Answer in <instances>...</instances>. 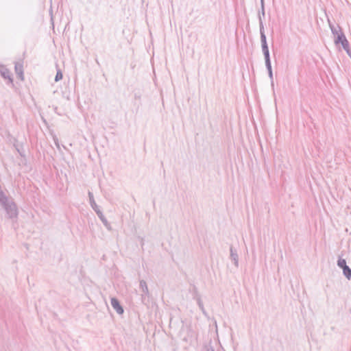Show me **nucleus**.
Returning a JSON list of instances; mask_svg holds the SVG:
<instances>
[{
    "label": "nucleus",
    "instance_id": "nucleus-1",
    "mask_svg": "<svg viewBox=\"0 0 351 351\" xmlns=\"http://www.w3.org/2000/svg\"><path fill=\"white\" fill-rule=\"evenodd\" d=\"M334 43L336 45H341L346 53L350 55V45L343 32H339V34L334 38Z\"/></svg>",
    "mask_w": 351,
    "mask_h": 351
},
{
    "label": "nucleus",
    "instance_id": "nucleus-2",
    "mask_svg": "<svg viewBox=\"0 0 351 351\" xmlns=\"http://www.w3.org/2000/svg\"><path fill=\"white\" fill-rule=\"evenodd\" d=\"M260 34H261V42L262 51L264 57L269 56V50L267 43V37L265 34L263 21L260 19Z\"/></svg>",
    "mask_w": 351,
    "mask_h": 351
},
{
    "label": "nucleus",
    "instance_id": "nucleus-3",
    "mask_svg": "<svg viewBox=\"0 0 351 351\" xmlns=\"http://www.w3.org/2000/svg\"><path fill=\"white\" fill-rule=\"evenodd\" d=\"M5 213L10 219H17L19 211L18 208L16 203L13 202H10L9 205L4 208Z\"/></svg>",
    "mask_w": 351,
    "mask_h": 351
},
{
    "label": "nucleus",
    "instance_id": "nucleus-4",
    "mask_svg": "<svg viewBox=\"0 0 351 351\" xmlns=\"http://www.w3.org/2000/svg\"><path fill=\"white\" fill-rule=\"evenodd\" d=\"M139 286L141 291L143 292L141 300L142 302L145 303L146 296L149 297V292L147 285V282L144 280H141L139 282Z\"/></svg>",
    "mask_w": 351,
    "mask_h": 351
},
{
    "label": "nucleus",
    "instance_id": "nucleus-5",
    "mask_svg": "<svg viewBox=\"0 0 351 351\" xmlns=\"http://www.w3.org/2000/svg\"><path fill=\"white\" fill-rule=\"evenodd\" d=\"M0 74L4 79H8L9 83H13V79L11 77L10 71L4 65H0Z\"/></svg>",
    "mask_w": 351,
    "mask_h": 351
},
{
    "label": "nucleus",
    "instance_id": "nucleus-6",
    "mask_svg": "<svg viewBox=\"0 0 351 351\" xmlns=\"http://www.w3.org/2000/svg\"><path fill=\"white\" fill-rule=\"evenodd\" d=\"M110 303H111V305L113 307V308L117 311V313L118 314L121 315L123 313L124 310H123V307L121 306L119 301L117 298H111Z\"/></svg>",
    "mask_w": 351,
    "mask_h": 351
},
{
    "label": "nucleus",
    "instance_id": "nucleus-7",
    "mask_svg": "<svg viewBox=\"0 0 351 351\" xmlns=\"http://www.w3.org/2000/svg\"><path fill=\"white\" fill-rule=\"evenodd\" d=\"M14 70L19 79L23 80V65L22 62H16L14 66Z\"/></svg>",
    "mask_w": 351,
    "mask_h": 351
},
{
    "label": "nucleus",
    "instance_id": "nucleus-8",
    "mask_svg": "<svg viewBox=\"0 0 351 351\" xmlns=\"http://www.w3.org/2000/svg\"><path fill=\"white\" fill-rule=\"evenodd\" d=\"M230 259L234 262V265L238 267L239 266V256L237 254V250L232 247V246L230 248Z\"/></svg>",
    "mask_w": 351,
    "mask_h": 351
},
{
    "label": "nucleus",
    "instance_id": "nucleus-9",
    "mask_svg": "<svg viewBox=\"0 0 351 351\" xmlns=\"http://www.w3.org/2000/svg\"><path fill=\"white\" fill-rule=\"evenodd\" d=\"M96 213L98 216V217L100 219V220L102 221L103 224L104 225V226L108 229V230H110L111 229V226H110V224L108 223L107 219L105 217V216L104 215L102 211L101 210H96Z\"/></svg>",
    "mask_w": 351,
    "mask_h": 351
},
{
    "label": "nucleus",
    "instance_id": "nucleus-10",
    "mask_svg": "<svg viewBox=\"0 0 351 351\" xmlns=\"http://www.w3.org/2000/svg\"><path fill=\"white\" fill-rule=\"evenodd\" d=\"M328 25H329V27L330 28L331 32L333 34L334 38H335V36L339 34V32H342L341 27L339 25H337V26H335L330 22V21L329 19L328 20Z\"/></svg>",
    "mask_w": 351,
    "mask_h": 351
},
{
    "label": "nucleus",
    "instance_id": "nucleus-11",
    "mask_svg": "<svg viewBox=\"0 0 351 351\" xmlns=\"http://www.w3.org/2000/svg\"><path fill=\"white\" fill-rule=\"evenodd\" d=\"M88 197H89V202H90V206L94 210V211L96 213V210H98L100 209L95 201L93 194L90 191H88Z\"/></svg>",
    "mask_w": 351,
    "mask_h": 351
},
{
    "label": "nucleus",
    "instance_id": "nucleus-12",
    "mask_svg": "<svg viewBox=\"0 0 351 351\" xmlns=\"http://www.w3.org/2000/svg\"><path fill=\"white\" fill-rule=\"evenodd\" d=\"M265 1L264 0H261V10L258 12V21H260V19L263 21V17H265Z\"/></svg>",
    "mask_w": 351,
    "mask_h": 351
},
{
    "label": "nucleus",
    "instance_id": "nucleus-13",
    "mask_svg": "<svg viewBox=\"0 0 351 351\" xmlns=\"http://www.w3.org/2000/svg\"><path fill=\"white\" fill-rule=\"evenodd\" d=\"M13 201L14 200L12 198L8 197L7 198H5L3 200H0V204L2 206V207L5 208L7 206V205L10 204V202Z\"/></svg>",
    "mask_w": 351,
    "mask_h": 351
},
{
    "label": "nucleus",
    "instance_id": "nucleus-14",
    "mask_svg": "<svg viewBox=\"0 0 351 351\" xmlns=\"http://www.w3.org/2000/svg\"><path fill=\"white\" fill-rule=\"evenodd\" d=\"M343 275L348 279H351V269L348 266L343 269Z\"/></svg>",
    "mask_w": 351,
    "mask_h": 351
},
{
    "label": "nucleus",
    "instance_id": "nucleus-15",
    "mask_svg": "<svg viewBox=\"0 0 351 351\" xmlns=\"http://www.w3.org/2000/svg\"><path fill=\"white\" fill-rule=\"evenodd\" d=\"M337 265L342 269L345 267H347L348 265L346 264V261L343 258H339L337 261Z\"/></svg>",
    "mask_w": 351,
    "mask_h": 351
},
{
    "label": "nucleus",
    "instance_id": "nucleus-16",
    "mask_svg": "<svg viewBox=\"0 0 351 351\" xmlns=\"http://www.w3.org/2000/svg\"><path fill=\"white\" fill-rule=\"evenodd\" d=\"M197 303L199 306V308L201 309V311L203 312L204 314H206V311L204 307L203 302L201 300V298L199 296H197L196 298Z\"/></svg>",
    "mask_w": 351,
    "mask_h": 351
},
{
    "label": "nucleus",
    "instance_id": "nucleus-17",
    "mask_svg": "<svg viewBox=\"0 0 351 351\" xmlns=\"http://www.w3.org/2000/svg\"><path fill=\"white\" fill-rule=\"evenodd\" d=\"M202 351H215L212 342L210 341L208 344L204 345Z\"/></svg>",
    "mask_w": 351,
    "mask_h": 351
},
{
    "label": "nucleus",
    "instance_id": "nucleus-18",
    "mask_svg": "<svg viewBox=\"0 0 351 351\" xmlns=\"http://www.w3.org/2000/svg\"><path fill=\"white\" fill-rule=\"evenodd\" d=\"M62 73L60 69L57 71L56 75L55 76V81L58 82L59 80L62 79Z\"/></svg>",
    "mask_w": 351,
    "mask_h": 351
},
{
    "label": "nucleus",
    "instance_id": "nucleus-19",
    "mask_svg": "<svg viewBox=\"0 0 351 351\" xmlns=\"http://www.w3.org/2000/svg\"><path fill=\"white\" fill-rule=\"evenodd\" d=\"M268 75H269V79L271 80V85L273 87L274 86V77H273L272 71H268Z\"/></svg>",
    "mask_w": 351,
    "mask_h": 351
},
{
    "label": "nucleus",
    "instance_id": "nucleus-20",
    "mask_svg": "<svg viewBox=\"0 0 351 351\" xmlns=\"http://www.w3.org/2000/svg\"><path fill=\"white\" fill-rule=\"evenodd\" d=\"M8 196L5 194L3 191H0V200H3L5 198H7Z\"/></svg>",
    "mask_w": 351,
    "mask_h": 351
},
{
    "label": "nucleus",
    "instance_id": "nucleus-21",
    "mask_svg": "<svg viewBox=\"0 0 351 351\" xmlns=\"http://www.w3.org/2000/svg\"><path fill=\"white\" fill-rule=\"evenodd\" d=\"M264 58L265 61V66L269 65V64H271L270 56Z\"/></svg>",
    "mask_w": 351,
    "mask_h": 351
},
{
    "label": "nucleus",
    "instance_id": "nucleus-22",
    "mask_svg": "<svg viewBox=\"0 0 351 351\" xmlns=\"http://www.w3.org/2000/svg\"><path fill=\"white\" fill-rule=\"evenodd\" d=\"M267 71H272L271 68V64H269V65L266 66Z\"/></svg>",
    "mask_w": 351,
    "mask_h": 351
}]
</instances>
